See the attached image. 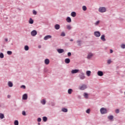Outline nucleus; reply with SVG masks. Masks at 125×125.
<instances>
[{"mask_svg": "<svg viewBox=\"0 0 125 125\" xmlns=\"http://www.w3.org/2000/svg\"><path fill=\"white\" fill-rule=\"evenodd\" d=\"M99 11L101 13H104V12H106V11H107V9H106V7H100L99 8Z\"/></svg>", "mask_w": 125, "mask_h": 125, "instance_id": "f257e3e1", "label": "nucleus"}, {"mask_svg": "<svg viewBox=\"0 0 125 125\" xmlns=\"http://www.w3.org/2000/svg\"><path fill=\"white\" fill-rule=\"evenodd\" d=\"M79 78L80 80H84V79H85V75H84V73L81 72L80 74H79Z\"/></svg>", "mask_w": 125, "mask_h": 125, "instance_id": "f03ea898", "label": "nucleus"}, {"mask_svg": "<svg viewBox=\"0 0 125 125\" xmlns=\"http://www.w3.org/2000/svg\"><path fill=\"white\" fill-rule=\"evenodd\" d=\"M100 112L102 115H104V114H107V109L103 107L100 109Z\"/></svg>", "mask_w": 125, "mask_h": 125, "instance_id": "7ed1b4c3", "label": "nucleus"}, {"mask_svg": "<svg viewBox=\"0 0 125 125\" xmlns=\"http://www.w3.org/2000/svg\"><path fill=\"white\" fill-rule=\"evenodd\" d=\"M86 88H87V86L85 84H82V85L79 87V89L81 90H84Z\"/></svg>", "mask_w": 125, "mask_h": 125, "instance_id": "20e7f679", "label": "nucleus"}, {"mask_svg": "<svg viewBox=\"0 0 125 125\" xmlns=\"http://www.w3.org/2000/svg\"><path fill=\"white\" fill-rule=\"evenodd\" d=\"M94 34V36L96 37V38H99V37L101 36V34H100V32L99 31H95Z\"/></svg>", "mask_w": 125, "mask_h": 125, "instance_id": "39448f33", "label": "nucleus"}, {"mask_svg": "<svg viewBox=\"0 0 125 125\" xmlns=\"http://www.w3.org/2000/svg\"><path fill=\"white\" fill-rule=\"evenodd\" d=\"M38 34V32H37V30H34L31 32V35L32 36V37H35V36H37V34Z\"/></svg>", "mask_w": 125, "mask_h": 125, "instance_id": "423d86ee", "label": "nucleus"}, {"mask_svg": "<svg viewBox=\"0 0 125 125\" xmlns=\"http://www.w3.org/2000/svg\"><path fill=\"white\" fill-rule=\"evenodd\" d=\"M80 72V70L79 69H73L71 70V74H77Z\"/></svg>", "mask_w": 125, "mask_h": 125, "instance_id": "0eeeda50", "label": "nucleus"}, {"mask_svg": "<svg viewBox=\"0 0 125 125\" xmlns=\"http://www.w3.org/2000/svg\"><path fill=\"white\" fill-rule=\"evenodd\" d=\"M52 38V37L51 36V35H47L45 36L43 39L44 41H47V40H48L49 39H51Z\"/></svg>", "mask_w": 125, "mask_h": 125, "instance_id": "6e6552de", "label": "nucleus"}, {"mask_svg": "<svg viewBox=\"0 0 125 125\" xmlns=\"http://www.w3.org/2000/svg\"><path fill=\"white\" fill-rule=\"evenodd\" d=\"M22 99L23 100H27L28 99V95L27 94H24L22 95Z\"/></svg>", "mask_w": 125, "mask_h": 125, "instance_id": "1a4fd4ad", "label": "nucleus"}, {"mask_svg": "<svg viewBox=\"0 0 125 125\" xmlns=\"http://www.w3.org/2000/svg\"><path fill=\"white\" fill-rule=\"evenodd\" d=\"M92 56H93V54L90 53L87 55V59H90L92 58Z\"/></svg>", "mask_w": 125, "mask_h": 125, "instance_id": "9d476101", "label": "nucleus"}, {"mask_svg": "<svg viewBox=\"0 0 125 125\" xmlns=\"http://www.w3.org/2000/svg\"><path fill=\"white\" fill-rule=\"evenodd\" d=\"M97 74L100 77H102V76L104 75V73H103V72L102 71H98Z\"/></svg>", "mask_w": 125, "mask_h": 125, "instance_id": "9b49d317", "label": "nucleus"}, {"mask_svg": "<svg viewBox=\"0 0 125 125\" xmlns=\"http://www.w3.org/2000/svg\"><path fill=\"white\" fill-rule=\"evenodd\" d=\"M66 21L67 23H71V22H72V19H71L70 17H67L66 19Z\"/></svg>", "mask_w": 125, "mask_h": 125, "instance_id": "f8f14e48", "label": "nucleus"}, {"mask_svg": "<svg viewBox=\"0 0 125 125\" xmlns=\"http://www.w3.org/2000/svg\"><path fill=\"white\" fill-rule=\"evenodd\" d=\"M101 40H102L103 42H106V39H105V35L103 34L101 36Z\"/></svg>", "mask_w": 125, "mask_h": 125, "instance_id": "ddd939ff", "label": "nucleus"}, {"mask_svg": "<svg viewBox=\"0 0 125 125\" xmlns=\"http://www.w3.org/2000/svg\"><path fill=\"white\" fill-rule=\"evenodd\" d=\"M8 85L9 87H12V86H13V83L10 81H9L8 82Z\"/></svg>", "mask_w": 125, "mask_h": 125, "instance_id": "4468645a", "label": "nucleus"}, {"mask_svg": "<svg viewBox=\"0 0 125 125\" xmlns=\"http://www.w3.org/2000/svg\"><path fill=\"white\" fill-rule=\"evenodd\" d=\"M57 51H58V53H60V54L63 53V52H64V49H57Z\"/></svg>", "mask_w": 125, "mask_h": 125, "instance_id": "2eb2a0df", "label": "nucleus"}, {"mask_svg": "<svg viewBox=\"0 0 125 125\" xmlns=\"http://www.w3.org/2000/svg\"><path fill=\"white\" fill-rule=\"evenodd\" d=\"M71 16L72 17H76V16H77V13H76V12H72L71 13Z\"/></svg>", "mask_w": 125, "mask_h": 125, "instance_id": "dca6fc26", "label": "nucleus"}, {"mask_svg": "<svg viewBox=\"0 0 125 125\" xmlns=\"http://www.w3.org/2000/svg\"><path fill=\"white\" fill-rule=\"evenodd\" d=\"M65 63H66V64H69V63H70V59L69 58H66L64 60Z\"/></svg>", "mask_w": 125, "mask_h": 125, "instance_id": "f3484780", "label": "nucleus"}, {"mask_svg": "<svg viewBox=\"0 0 125 125\" xmlns=\"http://www.w3.org/2000/svg\"><path fill=\"white\" fill-rule=\"evenodd\" d=\"M44 63L46 65H48V64H49V59H45Z\"/></svg>", "mask_w": 125, "mask_h": 125, "instance_id": "a211bd4d", "label": "nucleus"}, {"mask_svg": "<svg viewBox=\"0 0 125 125\" xmlns=\"http://www.w3.org/2000/svg\"><path fill=\"white\" fill-rule=\"evenodd\" d=\"M91 74V71L88 70L86 72V75L87 76V77H90V75Z\"/></svg>", "mask_w": 125, "mask_h": 125, "instance_id": "6ab92c4d", "label": "nucleus"}, {"mask_svg": "<svg viewBox=\"0 0 125 125\" xmlns=\"http://www.w3.org/2000/svg\"><path fill=\"white\" fill-rule=\"evenodd\" d=\"M55 29H56V30H59V29H60V25L58 24H57L55 25Z\"/></svg>", "mask_w": 125, "mask_h": 125, "instance_id": "aec40b11", "label": "nucleus"}, {"mask_svg": "<svg viewBox=\"0 0 125 125\" xmlns=\"http://www.w3.org/2000/svg\"><path fill=\"white\" fill-rule=\"evenodd\" d=\"M108 120H110V121H112L113 119H114V116L113 115H110L107 117Z\"/></svg>", "mask_w": 125, "mask_h": 125, "instance_id": "412c9836", "label": "nucleus"}, {"mask_svg": "<svg viewBox=\"0 0 125 125\" xmlns=\"http://www.w3.org/2000/svg\"><path fill=\"white\" fill-rule=\"evenodd\" d=\"M62 112H63L64 113H67L68 112V109L65 108H63L62 109Z\"/></svg>", "mask_w": 125, "mask_h": 125, "instance_id": "4be33fe9", "label": "nucleus"}, {"mask_svg": "<svg viewBox=\"0 0 125 125\" xmlns=\"http://www.w3.org/2000/svg\"><path fill=\"white\" fill-rule=\"evenodd\" d=\"M66 29H67V30H72V26L70 25H66Z\"/></svg>", "mask_w": 125, "mask_h": 125, "instance_id": "5701e85b", "label": "nucleus"}, {"mask_svg": "<svg viewBox=\"0 0 125 125\" xmlns=\"http://www.w3.org/2000/svg\"><path fill=\"white\" fill-rule=\"evenodd\" d=\"M29 24H34V20H33L32 18H30L29 20Z\"/></svg>", "mask_w": 125, "mask_h": 125, "instance_id": "b1692460", "label": "nucleus"}, {"mask_svg": "<svg viewBox=\"0 0 125 125\" xmlns=\"http://www.w3.org/2000/svg\"><path fill=\"white\" fill-rule=\"evenodd\" d=\"M83 96L85 98H86V99H87V98H88V94L87 93H84Z\"/></svg>", "mask_w": 125, "mask_h": 125, "instance_id": "393cba45", "label": "nucleus"}, {"mask_svg": "<svg viewBox=\"0 0 125 125\" xmlns=\"http://www.w3.org/2000/svg\"><path fill=\"white\" fill-rule=\"evenodd\" d=\"M72 92H73V89L70 88L68 90V94H72Z\"/></svg>", "mask_w": 125, "mask_h": 125, "instance_id": "a878e982", "label": "nucleus"}, {"mask_svg": "<svg viewBox=\"0 0 125 125\" xmlns=\"http://www.w3.org/2000/svg\"><path fill=\"white\" fill-rule=\"evenodd\" d=\"M4 118V115L3 113H0V119L2 120Z\"/></svg>", "mask_w": 125, "mask_h": 125, "instance_id": "bb28decb", "label": "nucleus"}, {"mask_svg": "<svg viewBox=\"0 0 125 125\" xmlns=\"http://www.w3.org/2000/svg\"><path fill=\"white\" fill-rule=\"evenodd\" d=\"M41 103L42 104V105H45V103H46V102L45 100H42L41 101Z\"/></svg>", "mask_w": 125, "mask_h": 125, "instance_id": "cd10ccee", "label": "nucleus"}, {"mask_svg": "<svg viewBox=\"0 0 125 125\" xmlns=\"http://www.w3.org/2000/svg\"><path fill=\"white\" fill-rule=\"evenodd\" d=\"M42 120L44 121V122H46L47 121V117H45V116H44L42 117Z\"/></svg>", "mask_w": 125, "mask_h": 125, "instance_id": "c85d7f7f", "label": "nucleus"}, {"mask_svg": "<svg viewBox=\"0 0 125 125\" xmlns=\"http://www.w3.org/2000/svg\"><path fill=\"white\" fill-rule=\"evenodd\" d=\"M77 42L78 44V45H79V46H81V43L82 42V41L81 40H78L77 41Z\"/></svg>", "mask_w": 125, "mask_h": 125, "instance_id": "c756f323", "label": "nucleus"}, {"mask_svg": "<svg viewBox=\"0 0 125 125\" xmlns=\"http://www.w3.org/2000/svg\"><path fill=\"white\" fill-rule=\"evenodd\" d=\"M24 50L26 51H27V50H29V46L28 45H25L24 46Z\"/></svg>", "mask_w": 125, "mask_h": 125, "instance_id": "7c9ffc66", "label": "nucleus"}, {"mask_svg": "<svg viewBox=\"0 0 125 125\" xmlns=\"http://www.w3.org/2000/svg\"><path fill=\"white\" fill-rule=\"evenodd\" d=\"M14 125H19V122L18 120H15L14 121Z\"/></svg>", "mask_w": 125, "mask_h": 125, "instance_id": "2f4dec72", "label": "nucleus"}, {"mask_svg": "<svg viewBox=\"0 0 125 125\" xmlns=\"http://www.w3.org/2000/svg\"><path fill=\"white\" fill-rule=\"evenodd\" d=\"M83 8V11H85L86 10V9H87V8H86V6H83L82 7Z\"/></svg>", "mask_w": 125, "mask_h": 125, "instance_id": "473e14b6", "label": "nucleus"}, {"mask_svg": "<svg viewBox=\"0 0 125 125\" xmlns=\"http://www.w3.org/2000/svg\"><path fill=\"white\" fill-rule=\"evenodd\" d=\"M7 54H8V55H11V54H12V51H7Z\"/></svg>", "mask_w": 125, "mask_h": 125, "instance_id": "72a5a7b5", "label": "nucleus"}, {"mask_svg": "<svg viewBox=\"0 0 125 125\" xmlns=\"http://www.w3.org/2000/svg\"><path fill=\"white\" fill-rule=\"evenodd\" d=\"M4 57V55H3V53H0V58H3Z\"/></svg>", "mask_w": 125, "mask_h": 125, "instance_id": "f704fd0d", "label": "nucleus"}, {"mask_svg": "<svg viewBox=\"0 0 125 125\" xmlns=\"http://www.w3.org/2000/svg\"><path fill=\"white\" fill-rule=\"evenodd\" d=\"M61 37H65L66 36V34H65V32H62L61 34Z\"/></svg>", "mask_w": 125, "mask_h": 125, "instance_id": "c9c22d12", "label": "nucleus"}, {"mask_svg": "<svg viewBox=\"0 0 125 125\" xmlns=\"http://www.w3.org/2000/svg\"><path fill=\"white\" fill-rule=\"evenodd\" d=\"M37 11L35 10H33V14L34 15H37Z\"/></svg>", "mask_w": 125, "mask_h": 125, "instance_id": "e433bc0d", "label": "nucleus"}, {"mask_svg": "<svg viewBox=\"0 0 125 125\" xmlns=\"http://www.w3.org/2000/svg\"><path fill=\"white\" fill-rule=\"evenodd\" d=\"M99 23H100V21H97L95 23V26H97V25H98V24H99Z\"/></svg>", "mask_w": 125, "mask_h": 125, "instance_id": "4c0bfd02", "label": "nucleus"}, {"mask_svg": "<svg viewBox=\"0 0 125 125\" xmlns=\"http://www.w3.org/2000/svg\"><path fill=\"white\" fill-rule=\"evenodd\" d=\"M121 48L125 49V44H122L121 45Z\"/></svg>", "mask_w": 125, "mask_h": 125, "instance_id": "58836bf2", "label": "nucleus"}, {"mask_svg": "<svg viewBox=\"0 0 125 125\" xmlns=\"http://www.w3.org/2000/svg\"><path fill=\"white\" fill-rule=\"evenodd\" d=\"M86 113H87V114H89L90 113V109H88L86 110Z\"/></svg>", "mask_w": 125, "mask_h": 125, "instance_id": "ea45409f", "label": "nucleus"}, {"mask_svg": "<svg viewBox=\"0 0 125 125\" xmlns=\"http://www.w3.org/2000/svg\"><path fill=\"white\" fill-rule=\"evenodd\" d=\"M107 64H110V63H112V60H108L107 62Z\"/></svg>", "mask_w": 125, "mask_h": 125, "instance_id": "a19ab883", "label": "nucleus"}, {"mask_svg": "<svg viewBox=\"0 0 125 125\" xmlns=\"http://www.w3.org/2000/svg\"><path fill=\"white\" fill-rule=\"evenodd\" d=\"M115 113H116V114H119V113H120V109H117L115 110Z\"/></svg>", "mask_w": 125, "mask_h": 125, "instance_id": "79ce46f5", "label": "nucleus"}, {"mask_svg": "<svg viewBox=\"0 0 125 125\" xmlns=\"http://www.w3.org/2000/svg\"><path fill=\"white\" fill-rule=\"evenodd\" d=\"M37 121H38L39 123H40V122H42V118H38V119H37Z\"/></svg>", "mask_w": 125, "mask_h": 125, "instance_id": "37998d69", "label": "nucleus"}, {"mask_svg": "<svg viewBox=\"0 0 125 125\" xmlns=\"http://www.w3.org/2000/svg\"><path fill=\"white\" fill-rule=\"evenodd\" d=\"M22 115H23V116H26V112H25V111H22Z\"/></svg>", "mask_w": 125, "mask_h": 125, "instance_id": "c03bdc74", "label": "nucleus"}, {"mask_svg": "<svg viewBox=\"0 0 125 125\" xmlns=\"http://www.w3.org/2000/svg\"><path fill=\"white\" fill-rule=\"evenodd\" d=\"M21 88H23V89H25V88H26V86L24 85H22L21 86Z\"/></svg>", "mask_w": 125, "mask_h": 125, "instance_id": "a18cd8bd", "label": "nucleus"}, {"mask_svg": "<svg viewBox=\"0 0 125 125\" xmlns=\"http://www.w3.org/2000/svg\"><path fill=\"white\" fill-rule=\"evenodd\" d=\"M67 55H68V56L70 57V56H71V55H72V53H71V52H68L67 53Z\"/></svg>", "mask_w": 125, "mask_h": 125, "instance_id": "49530a36", "label": "nucleus"}, {"mask_svg": "<svg viewBox=\"0 0 125 125\" xmlns=\"http://www.w3.org/2000/svg\"><path fill=\"white\" fill-rule=\"evenodd\" d=\"M4 41H5V42H8V39H7V38H5V39H4Z\"/></svg>", "mask_w": 125, "mask_h": 125, "instance_id": "de8ad7c7", "label": "nucleus"}, {"mask_svg": "<svg viewBox=\"0 0 125 125\" xmlns=\"http://www.w3.org/2000/svg\"><path fill=\"white\" fill-rule=\"evenodd\" d=\"M51 106H55V104H54V103H52L51 104Z\"/></svg>", "mask_w": 125, "mask_h": 125, "instance_id": "09e8293b", "label": "nucleus"}, {"mask_svg": "<svg viewBox=\"0 0 125 125\" xmlns=\"http://www.w3.org/2000/svg\"><path fill=\"white\" fill-rule=\"evenodd\" d=\"M110 53H113V50L112 49L110 50Z\"/></svg>", "mask_w": 125, "mask_h": 125, "instance_id": "8fccbe9b", "label": "nucleus"}, {"mask_svg": "<svg viewBox=\"0 0 125 125\" xmlns=\"http://www.w3.org/2000/svg\"><path fill=\"white\" fill-rule=\"evenodd\" d=\"M7 98H10V95H8L7 96Z\"/></svg>", "mask_w": 125, "mask_h": 125, "instance_id": "3c124183", "label": "nucleus"}, {"mask_svg": "<svg viewBox=\"0 0 125 125\" xmlns=\"http://www.w3.org/2000/svg\"><path fill=\"white\" fill-rule=\"evenodd\" d=\"M70 42H73V41H74V40H73V39H71L70 40Z\"/></svg>", "mask_w": 125, "mask_h": 125, "instance_id": "603ef678", "label": "nucleus"}, {"mask_svg": "<svg viewBox=\"0 0 125 125\" xmlns=\"http://www.w3.org/2000/svg\"><path fill=\"white\" fill-rule=\"evenodd\" d=\"M41 47H42V46L41 45L39 46V48H41Z\"/></svg>", "mask_w": 125, "mask_h": 125, "instance_id": "864d4df0", "label": "nucleus"}, {"mask_svg": "<svg viewBox=\"0 0 125 125\" xmlns=\"http://www.w3.org/2000/svg\"><path fill=\"white\" fill-rule=\"evenodd\" d=\"M79 98H81V96H78Z\"/></svg>", "mask_w": 125, "mask_h": 125, "instance_id": "5fc2aeb1", "label": "nucleus"}, {"mask_svg": "<svg viewBox=\"0 0 125 125\" xmlns=\"http://www.w3.org/2000/svg\"><path fill=\"white\" fill-rule=\"evenodd\" d=\"M38 125H41V123H39Z\"/></svg>", "mask_w": 125, "mask_h": 125, "instance_id": "6e6d98bb", "label": "nucleus"}, {"mask_svg": "<svg viewBox=\"0 0 125 125\" xmlns=\"http://www.w3.org/2000/svg\"><path fill=\"white\" fill-rule=\"evenodd\" d=\"M19 10H21V9L20 8H18Z\"/></svg>", "mask_w": 125, "mask_h": 125, "instance_id": "4d7b16f0", "label": "nucleus"}, {"mask_svg": "<svg viewBox=\"0 0 125 125\" xmlns=\"http://www.w3.org/2000/svg\"><path fill=\"white\" fill-rule=\"evenodd\" d=\"M124 94L125 95V92H124Z\"/></svg>", "mask_w": 125, "mask_h": 125, "instance_id": "13d9d810", "label": "nucleus"}]
</instances>
